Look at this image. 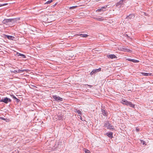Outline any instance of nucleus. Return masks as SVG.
Wrapping results in <instances>:
<instances>
[{"label":"nucleus","instance_id":"2","mask_svg":"<svg viewBox=\"0 0 153 153\" xmlns=\"http://www.w3.org/2000/svg\"><path fill=\"white\" fill-rule=\"evenodd\" d=\"M52 97L55 101H57L58 102L62 101L63 100L62 98L60 97L59 96L56 95L52 96Z\"/></svg>","mask_w":153,"mask_h":153},{"label":"nucleus","instance_id":"15","mask_svg":"<svg viewBox=\"0 0 153 153\" xmlns=\"http://www.w3.org/2000/svg\"><path fill=\"white\" fill-rule=\"evenodd\" d=\"M127 105L133 108L134 106V105L131 102H128Z\"/></svg>","mask_w":153,"mask_h":153},{"label":"nucleus","instance_id":"40","mask_svg":"<svg viewBox=\"0 0 153 153\" xmlns=\"http://www.w3.org/2000/svg\"><path fill=\"white\" fill-rule=\"evenodd\" d=\"M89 86H90V87H91V85H88Z\"/></svg>","mask_w":153,"mask_h":153},{"label":"nucleus","instance_id":"28","mask_svg":"<svg viewBox=\"0 0 153 153\" xmlns=\"http://www.w3.org/2000/svg\"><path fill=\"white\" fill-rule=\"evenodd\" d=\"M13 19H7L8 22H12Z\"/></svg>","mask_w":153,"mask_h":153},{"label":"nucleus","instance_id":"35","mask_svg":"<svg viewBox=\"0 0 153 153\" xmlns=\"http://www.w3.org/2000/svg\"><path fill=\"white\" fill-rule=\"evenodd\" d=\"M124 51H127V52H129V51H130V50L129 49H128L126 48V49H125Z\"/></svg>","mask_w":153,"mask_h":153},{"label":"nucleus","instance_id":"11","mask_svg":"<svg viewBox=\"0 0 153 153\" xmlns=\"http://www.w3.org/2000/svg\"><path fill=\"white\" fill-rule=\"evenodd\" d=\"M61 145H60L59 144H56L52 148V149L53 150H55L57 149V148H59V146H60Z\"/></svg>","mask_w":153,"mask_h":153},{"label":"nucleus","instance_id":"37","mask_svg":"<svg viewBox=\"0 0 153 153\" xmlns=\"http://www.w3.org/2000/svg\"><path fill=\"white\" fill-rule=\"evenodd\" d=\"M0 118L1 119L3 120H5V119L3 117H0Z\"/></svg>","mask_w":153,"mask_h":153},{"label":"nucleus","instance_id":"36","mask_svg":"<svg viewBox=\"0 0 153 153\" xmlns=\"http://www.w3.org/2000/svg\"><path fill=\"white\" fill-rule=\"evenodd\" d=\"M136 130L137 132H138L139 131V129L137 128H136Z\"/></svg>","mask_w":153,"mask_h":153},{"label":"nucleus","instance_id":"33","mask_svg":"<svg viewBox=\"0 0 153 153\" xmlns=\"http://www.w3.org/2000/svg\"><path fill=\"white\" fill-rule=\"evenodd\" d=\"M85 153H90V151L88 149L85 150Z\"/></svg>","mask_w":153,"mask_h":153},{"label":"nucleus","instance_id":"30","mask_svg":"<svg viewBox=\"0 0 153 153\" xmlns=\"http://www.w3.org/2000/svg\"><path fill=\"white\" fill-rule=\"evenodd\" d=\"M14 100H16V102L18 103L20 102V100L18 99L16 97V99H15Z\"/></svg>","mask_w":153,"mask_h":153},{"label":"nucleus","instance_id":"6","mask_svg":"<svg viewBox=\"0 0 153 153\" xmlns=\"http://www.w3.org/2000/svg\"><path fill=\"white\" fill-rule=\"evenodd\" d=\"M107 7V5H105L103 7H101L100 8L98 9L96 11L98 12H100L102 11L103 12L105 11V8Z\"/></svg>","mask_w":153,"mask_h":153},{"label":"nucleus","instance_id":"7","mask_svg":"<svg viewBox=\"0 0 153 153\" xmlns=\"http://www.w3.org/2000/svg\"><path fill=\"white\" fill-rule=\"evenodd\" d=\"M101 112H102V114L103 116L105 117H107V116L108 113L107 112V111H106L105 110L101 108Z\"/></svg>","mask_w":153,"mask_h":153},{"label":"nucleus","instance_id":"13","mask_svg":"<svg viewBox=\"0 0 153 153\" xmlns=\"http://www.w3.org/2000/svg\"><path fill=\"white\" fill-rule=\"evenodd\" d=\"M127 60L128 61H131V62H134V63H137L138 62H139V61L138 60L134 59H128Z\"/></svg>","mask_w":153,"mask_h":153},{"label":"nucleus","instance_id":"27","mask_svg":"<svg viewBox=\"0 0 153 153\" xmlns=\"http://www.w3.org/2000/svg\"><path fill=\"white\" fill-rule=\"evenodd\" d=\"M53 1H48L45 4H49L52 2Z\"/></svg>","mask_w":153,"mask_h":153},{"label":"nucleus","instance_id":"21","mask_svg":"<svg viewBox=\"0 0 153 153\" xmlns=\"http://www.w3.org/2000/svg\"><path fill=\"white\" fill-rule=\"evenodd\" d=\"M2 23L3 24H6L7 23H8L7 21V19H4L2 21Z\"/></svg>","mask_w":153,"mask_h":153},{"label":"nucleus","instance_id":"5","mask_svg":"<svg viewBox=\"0 0 153 153\" xmlns=\"http://www.w3.org/2000/svg\"><path fill=\"white\" fill-rule=\"evenodd\" d=\"M55 116L56 117V118L58 120H62L64 117L63 115H62L60 113H59Z\"/></svg>","mask_w":153,"mask_h":153},{"label":"nucleus","instance_id":"22","mask_svg":"<svg viewBox=\"0 0 153 153\" xmlns=\"http://www.w3.org/2000/svg\"><path fill=\"white\" fill-rule=\"evenodd\" d=\"M75 112H77L79 115H82V113L79 109H76Z\"/></svg>","mask_w":153,"mask_h":153},{"label":"nucleus","instance_id":"4","mask_svg":"<svg viewBox=\"0 0 153 153\" xmlns=\"http://www.w3.org/2000/svg\"><path fill=\"white\" fill-rule=\"evenodd\" d=\"M124 1H119L116 4V6L119 7H123V6Z\"/></svg>","mask_w":153,"mask_h":153},{"label":"nucleus","instance_id":"38","mask_svg":"<svg viewBox=\"0 0 153 153\" xmlns=\"http://www.w3.org/2000/svg\"><path fill=\"white\" fill-rule=\"evenodd\" d=\"M110 128H114V126H113L111 125V124L110 125Z\"/></svg>","mask_w":153,"mask_h":153},{"label":"nucleus","instance_id":"39","mask_svg":"<svg viewBox=\"0 0 153 153\" xmlns=\"http://www.w3.org/2000/svg\"><path fill=\"white\" fill-rule=\"evenodd\" d=\"M97 19L99 21H100L101 20V19L100 18H98Z\"/></svg>","mask_w":153,"mask_h":153},{"label":"nucleus","instance_id":"1","mask_svg":"<svg viewBox=\"0 0 153 153\" xmlns=\"http://www.w3.org/2000/svg\"><path fill=\"white\" fill-rule=\"evenodd\" d=\"M11 100L7 97L1 99L0 101V102H3L6 104H7L8 102H11Z\"/></svg>","mask_w":153,"mask_h":153},{"label":"nucleus","instance_id":"19","mask_svg":"<svg viewBox=\"0 0 153 153\" xmlns=\"http://www.w3.org/2000/svg\"><path fill=\"white\" fill-rule=\"evenodd\" d=\"M26 70L25 69H23V70H20V69H19L18 70H17V73H20L21 72H24L25 71H26Z\"/></svg>","mask_w":153,"mask_h":153},{"label":"nucleus","instance_id":"31","mask_svg":"<svg viewBox=\"0 0 153 153\" xmlns=\"http://www.w3.org/2000/svg\"><path fill=\"white\" fill-rule=\"evenodd\" d=\"M140 141L141 143L142 144H143V145L145 144V141H144V140H140Z\"/></svg>","mask_w":153,"mask_h":153},{"label":"nucleus","instance_id":"10","mask_svg":"<svg viewBox=\"0 0 153 153\" xmlns=\"http://www.w3.org/2000/svg\"><path fill=\"white\" fill-rule=\"evenodd\" d=\"M106 135L111 139L113 137V133L111 132L106 133Z\"/></svg>","mask_w":153,"mask_h":153},{"label":"nucleus","instance_id":"14","mask_svg":"<svg viewBox=\"0 0 153 153\" xmlns=\"http://www.w3.org/2000/svg\"><path fill=\"white\" fill-rule=\"evenodd\" d=\"M16 55L18 56L22 57V58H26V56L25 55L17 52Z\"/></svg>","mask_w":153,"mask_h":153},{"label":"nucleus","instance_id":"20","mask_svg":"<svg viewBox=\"0 0 153 153\" xmlns=\"http://www.w3.org/2000/svg\"><path fill=\"white\" fill-rule=\"evenodd\" d=\"M111 125V124H109L108 125V126L107 127V129H109L111 130H114V128H110V126Z\"/></svg>","mask_w":153,"mask_h":153},{"label":"nucleus","instance_id":"29","mask_svg":"<svg viewBox=\"0 0 153 153\" xmlns=\"http://www.w3.org/2000/svg\"><path fill=\"white\" fill-rule=\"evenodd\" d=\"M10 96L14 100L15 99H16V97L14 95L12 94L10 95Z\"/></svg>","mask_w":153,"mask_h":153},{"label":"nucleus","instance_id":"18","mask_svg":"<svg viewBox=\"0 0 153 153\" xmlns=\"http://www.w3.org/2000/svg\"><path fill=\"white\" fill-rule=\"evenodd\" d=\"M128 102V101L125 100H122V103L123 104L127 105Z\"/></svg>","mask_w":153,"mask_h":153},{"label":"nucleus","instance_id":"8","mask_svg":"<svg viewBox=\"0 0 153 153\" xmlns=\"http://www.w3.org/2000/svg\"><path fill=\"white\" fill-rule=\"evenodd\" d=\"M134 16L133 14H130L128 16H127L126 18V19H128V20H131L133 19L134 18Z\"/></svg>","mask_w":153,"mask_h":153},{"label":"nucleus","instance_id":"16","mask_svg":"<svg viewBox=\"0 0 153 153\" xmlns=\"http://www.w3.org/2000/svg\"><path fill=\"white\" fill-rule=\"evenodd\" d=\"M142 75L146 76H151L152 75V74L151 73H143Z\"/></svg>","mask_w":153,"mask_h":153},{"label":"nucleus","instance_id":"24","mask_svg":"<svg viewBox=\"0 0 153 153\" xmlns=\"http://www.w3.org/2000/svg\"><path fill=\"white\" fill-rule=\"evenodd\" d=\"M10 72L12 73H14L15 74H17V70H11Z\"/></svg>","mask_w":153,"mask_h":153},{"label":"nucleus","instance_id":"3","mask_svg":"<svg viewBox=\"0 0 153 153\" xmlns=\"http://www.w3.org/2000/svg\"><path fill=\"white\" fill-rule=\"evenodd\" d=\"M101 68H100L98 69H96L93 70L90 73V75H92L95 74L97 73H98L101 71Z\"/></svg>","mask_w":153,"mask_h":153},{"label":"nucleus","instance_id":"12","mask_svg":"<svg viewBox=\"0 0 153 153\" xmlns=\"http://www.w3.org/2000/svg\"><path fill=\"white\" fill-rule=\"evenodd\" d=\"M5 37H6L8 39L10 40H13L15 38L13 36L8 35H5Z\"/></svg>","mask_w":153,"mask_h":153},{"label":"nucleus","instance_id":"23","mask_svg":"<svg viewBox=\"0 0 153 153\" xmlns=\"http://www.w3.org/2000/svg\"><path fill=\"white\" fill-rule=\"evenodd\" d=\"M78 6H72V7H69V8L70 9H75Z\"/></svg>","mask_w":153,"mask_h":153},{"label":"nucleus","instance_id":"17","mask_svg":"<svg viewBox=\"0 0 153 153\" xmlns=\"http://www.w3.org/2000/svg\"><path fill=\"white\" fill-rule=\"evenodd\" d=\"M79 36H80L81 37L86 38L88 36V35L87 34H80L78 35Z\"/></svg>","mask_w":153,"mask_h":153},{"label":"nucleus","instance_id":"25","mask_svg":"<svg viewBox=\"0 0 153 153\" xmlns=\"http://www.w3.org/2000/svg\"><path fill=\"white\" fill-rule=\"evenodd\" d=\"M107 123H105L104 125V126L105 127H107L108 126V124H109V121H107Z\"/></svg>","mask_w":153,"mask_h":153},{"label":"nucleus","instance_id":"9","mask_svg":"<svg viewBox=\"0 0 153 153\" xmlns=\"http://www.w3.org/2000/svg\"><path fill=\"white\" fill-rule=\"evenodd\" d=\"M107 57L109 58H110L111 59H117V57L114 54H110L108 55L107 56Z\"/></svg>","mask_w":153,"mask_h":153},{"label":"nucleus","instance_id":"26","mask_svg":"<svg viewBox=\"0 0 153 153\" xmlns=\"http://www.w3.org/2000/svg\"><path fill=\"white\" fill-rule=\"evenodd\" d=\"M8 4V3H4L3 4H0V7L2 6H5L7 5Z\"/></svg>","mask_w":153,"mask_h":153},{"label":"nucleus","instance_id":"34","mask_svg":"<svg viewBox=\"0 0 153 153\" xmlns=\"http://www.w3.org/2000/svg\"><path fill=\"white\" fill-rule=\"evenodd\" d=\"M57 4V2H56L54 5H53L51 6L52 7H54L55 6H56Z\"/></svg>","mask_w":153,"mask_h":153},{"label":"nucleus","instance_id":"32","mask_svg":"<svg viewBox=\"0 0 153 153\" xmlns=\"http://www.w3.org/2000/svg\"><path fill=\"white\" fill-rule=\"evenodd\" d=\"M143 14L145 15V16H148V14L146 13H145V12H143Z\"/></svg>","mask_w":153,"mask_h":153}]
</instances>
